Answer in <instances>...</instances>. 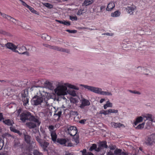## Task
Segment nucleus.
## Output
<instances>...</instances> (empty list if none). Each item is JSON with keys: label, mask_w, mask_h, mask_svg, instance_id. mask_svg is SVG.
Instances as JSON below:
<instances>
[{"label": "nucleus", "mask_w": 155, "mask_h": 155, "mask_svg": "<svg viewBox=\"0 0 155 155\" xmlns=\"http://www.w3.org/2000/svg\"><path fill=\"white\" fill-rule=\"evenodd\" d=\"M70 19L72 21L77 20L78 19V18L76 16L74 17L70 16Z\"/></svg>", "instance_id": "09e8293b"}, {"label": "nucleus", "mask_w": 155, "mask_h": 155, "mask_svg": "<svg viewBox=\"0 0 155 155\" xmlns=\"http://www.w3.org/2000/svg\"><path fill=\"white\" fill-rule=\"evenodd\" d=\"M6 34V32L5 31L3 30L2 29H0V34L5 35Z\"/></svg>", "instance_id": "864d4df0"}, {"label": "nucleus", "mask_w": 155, "mask_h": 155, "mask_svg": "<svg viewBox=\"0 0 155 155\" xmlns=\"http://www.w3.org/2000/svg\"><path fill=\"white\" fill-rule=\"evenodd\" d=\"M63 24L66 25H71L70 22L69 21H65L64 20L63 21Z\"/></svg>", "instance_id": "a18cd8bd"}, {"label": "nucleus", "mask_w": 155, "mask_h": 155, "mask_svg": "<svg viewBox=\"0 0 155 155\" xmlns=\"http://www.w3.org/2000/svg\"><path fill=\"white\" fill-rule=\"evenodd\" d=\"M144 122H143L141 124H139L136 127V128L137 129H141L144 127Z\"/></svg>", "instance_id": "473e14b6"}, {"label": "nucleus", "mask_w": 155, "mask_h": 155, "mask_svg": "<svg viewBox=\"0 0 155 155\" xmlns=\"http://www.w3.org/2000/svg\"><path fill=\"white\" fill-rule=\"evenodd\" d=\"M41 38L46 41H49L51 38V37L46 34H44L41 36Z\"/></svg>", "instance_id": "b1692460"}, {"label": "nucleus", "mask_w": 155, "mask_h": 155, "mask_svg": "<svg viewBox=\"0 0 155 155\" xmlns=\"http://www.w3.org/2000/svg\"><path fill=\"white\" fill-rule=\"evenodd\" d=\"M22 93L21 94V95L22 97H28L27 95L28 91L27 90H24L22 91Z\"/></svg>", "instance_id": "2f4dec72"}, {"label": "nucleus", "mask_w": 155, "mask_h": 155, "mask_svg": "<svg viewBox=\"0 0 155 155\" xmlns=\"http://www.w3.org/2000/svg\"><path fill=\"white\" fill-rule=\"evenodd\" d=\"M3 122L8 126H12L14 124V122L12 120L7 119L3 121Z\"/></svg>", "instance_id": "aec40b11"}, {"label": "nucleus", "mask_w": 155, "mask_h": 155, "mask_svg": "<svg viewBox=\"0 0 155 155\" xmlns=\"http://www.w3.org/2000/svg\"><path fill=\"white\" fill-rule=\"evenodd\" d=\"M15 133H17L18 134H20V132L19 130H18L16 129H15L14 131L13 132Z\"/></svg>", "instance_id": "338daca9"}, {"label": "nucleus", "mask_w": 155, "mask_h": 155, "mask_svg": "<svg viewBox=\"0 0 155 155\" xmlns=\"http://www.w3.org/2000/svg\"><path fill=\"white\" fill-rule=\"evenodd\" d=\"M81 152L82 153V155H87L88 153V152H86V149H84L82 151H81Z\"/></svg>", "instance_id": "603ef678"}, {"label": "nucleus", "mask_w": 155, "mask_h": 155, "mask_svg": "<svg viewBox=\"0 0 155 155\" xmlns=\"http://www.w3.org/2000/svg\"><path fill=\"white\" fill-rule=\"evenodd\" d=\"M43 45L47 48H49L50 49H54V50H57L59 51H61L63 52H65L67 53H69L70 51L68 49H65L62 48L57 46H51L48 44H43Z\"/></svg>", "instance_id": "39448f33"}, {"label": "nucleus", "mask_w": 155, "mask_h": 155, "mask_svg": "<svg viewBox=\"0 0 155 155\" xmlns=\"http://www.w3.org/2000/svg\"><path fill=\"white\" fill-rule=\"evenodd\" d=\"M19 1L21 2L23 5L26 7L27 8V6H28V5H27L25 2L22 0H19Z\"/></svg>", "instance_id": "4d7b16f0"}, {"label": "nucleus", "mask_w": 155, "mask_h": 155, "mask_svg": "<svg viewBox=\"0 0 155 155\" xmlns=\"http://www.w3.org/2000/svg\"><path fill=\"white\" fill-rule=\"evenodd\" d=\"M5 46L7 48L11 50L13 52H17L16 50L18 48L17 46L12 43L8 42L5 44Z\"/></svg>", "instance_id": "6e6552de"}, {"label": "nucleus", "mask_w": 155, "mask_h": 155, "mask_svg": "<svg viewBox=\"0 0 155 155\" xmlns=\"http://www.w3.org/2000/svg\"><path fill=\"white\" fill-rule=\"evenodd\" d=\"M4 145V141L2 140H0V150L2 149Z\"/></svg>", "instance_id": "49530a36"}, {"label": "nucleus", "mask_w": 155, "mask_h": 155, "mask_svg": "<svg viewBox=\"0 0 155 155\" xmlns=\"http://www.w3.org/2000/svg\"><path fill=\"white\" fill-rule=\"evenodd\" d=\"M108 113H116L118 112V110H117L110 109L108 110Z\"/></svg>", "instance_id": "58836bf2"}, {"label": "nucleus", "mask_w": 155, "mask_h": 155, "mask_svg": "<svg viewBox=\"0 0 155 155\" xmlns=\"http://www.w3.org/2000/svg\"><path fill=\"white\" fill-rule=\"evenodd\" d=\"M71 114L72 115L76 116L78 115V112L76 111H72Z\"/></svg>", "instance_id": "8fccbe9b"}, {"label": "nucleus", "mask_w": 155, "mask_h": 155, "mask_svg": "<svg viewBox=\"0 0 155 155\" xmlns=\"http://www.w3.org/2000/svg\"><path fill=\"white\" fill-rule=\"evenodd\" d=\"M43 139H44V140H45L46 141L48 140V139H49V137L46 134V133L45 131H44L43 132Z\"/></svg>", "instance_id": "c9c22d12"}, {"label": "nucleus", "mask_w": 155, "mask_h": 155, "mask_svg": "<svg viewBox=\"0 0 155 155\" xmlns=\"http://www.w3.org/2000/svg\"><path fill=\"white\" fill-rule=\"evenodd\" d=\"M33 153L34 155H43L42 153L39 152L36 150H35Z\"/></svg>", "instance_id": "ea45409f"}, {"label": "nucleus", "mask_w": 155, "mask_h": 155, "mask_svg": "<svg viewBox=\"0 0 155 155\" xmlns=\"http://www.w3.org/2000/svg\"><path fill=\"white\" fill-rule=\"evenodd\" d=\"M20 120L22 122H25L27 120L32 121L38 123V124H41L39 119L37 116L32 115L31 113L28 111H25L21 113L20 115Z\"/></svg>", "instance_id": "f03ea898"}, {"label": "nucleus", "mask_w": 155, "mask_h": 155, "mask_svg": "<svg viewBox=\"0 0 155 155\" xmlns=\"http://www.w3.org/2000/svg\"><path fill=\"white\" fill-rule=\"evenodd\" d=\"M30 121L29 122H27L26 123V125L30 129H33L37 127V125H39L40 124H38V123L32 121Z\"/></svg>", "instance_id": "9d476101"}, {"label": "nucleus", "mask_w": 155, "mask_h": 155, "mask_svg": "<svg viewBox=\"0 0 155 155\" xmlns=\"http://www.w3.org/2000/svg\"><path fill=\"white\" fill-rule=\"evenodd\" d=\"M104 114L105 115H106L107 114H108L109 113H108V110H104Z\"/></svg>", "instance_id": "052dcab7"}, {"label": "nucleus", "mask_w": 155, "mask_h": 155, "mask_svg": "<svg viewBox=\"0 0 155 155\" xmlns=\"http://www.w3.org/2000/svg\"><path fill=\"white\" fill-rule=\"evenodd\" d=\"M44 5L49 8H53V6L51 4L48 3H44L43 4Z\"/></svg>", "instance_id": "72a5a7b5"}, {"label": "nucleus", "mask_w": 155, "mask_h": 155, "mask_svg": "<svg viewBox=\"0 0 155 155\" xmlns=\"http://www.w3.org/2000/svg\"><path fill=\"white\" fill-rule=\"evenodd\" d=\"M80 85L88 90L97 94L104 95H112V94L110 92L103 91H102V89L100 88L82 84H81Z\"/></svg>", "instance_id": "7ed1b4c3"}, {"label": "nucleus", "mask_w": 155, "mask_h": 155, "mask_svg": "<svg viewBox=\"0 0 155 155\" xmlns=\"http://www.w3.org/2000/svg\"><path fill=\"white\" fill-rule=\"evenodd\" d=\"M121 151V150L117 149L114 150V153L115 155H126L125 153Z\"/></svg>", "instance_id": "a211bd4d"}, {"label": "nucleus", "mask_w": 155, "mask_h": 155, "mask_svg": "<svg viewBox=\"0 0 155 155\" xmlns=\"http://www.w3.org/2000/svg\"><path fill=\"white\" fill-rule=\"evenodd\" d=\"M97 148V145L96 144H93L92 146L90 147L89 150L92 151L94 150H95Z\"/></svg>", "instance_id": "e433bc0d"}, {"label": "nucleus", "mask_w": 155, "mask_h": 155, "mask_svg": "<svg viewBox=\"0 0 155 155\" xmlns=\"http://www.w3.org/2000/svg\"><path fill=\"white\" fill-rule=\"evenodd\" d=\"M68 92H67V93H68L70 95L74 97L76 95L75 91L73 90L67 91Z\"/></svg>", "instance_id": "7c9ffc66"}, {"label": "nucleus", "mask_w": 155, "mask_h": 155, "mask_svg": "<svg viewBox=\"0 0 155 155\" xmlns=\"http://www.w3.org/2000/svg\"><path fill=\"white\" fill-rule=\"evenodd\" d=\"M93 2V0H85L83 4L84 5L87 6L91 4Z\"/></svg>", "instance_id": "c85d7f7f"}, {"label": "nucleus", "mask_w": 155, "mask_h": 155, "mask_svg": "<svg viewBox=\"0 0 155 155\" xmlns=\"http://www.w3.org/2000/svg\"><path fill=\"white\" fill-rule=\"evenodd\" d=\"M67 87L71 88L77 90H79V88L75 86L68 83L64 84V85H59L57 86L54 90L55 94L58 96L64 95L67 94Z\"/></svg>", "instance_id": "f257e3e1"}, {"label": "nucleus", "mask_w": 155, "mask_h": 155, "mask_svg": "<svg viewBox=\"0 0 155 155\" xmlns=\"http://www.w3.org/2000/svg\"><path fill=\"white\" fill-rule=\"evenodd\" d=\"M120 14V12L118 11H117L111 14V16L113 17H116L119 16Z\"/></svg>", "instance_id": "c756f323"}, {"label": "nucleus", "mask_w": 155, "mask_h": 155, "mask_svg": "<svg viewBox=\"0 0 155 155\" xmlns=\"http://www.w3.org/2000/svg\"><path fill=\"white\" fill-rule=\"evenodd\" d=\"M86 120H81L79 121V122L81 124H84V122Z\"/></svg>", "instance_id": "680f3d73"}, {"label": "nucleus", "mask_w": 155, "mask_h": 155, "mask_svg": "<svg viewBox=\"0 0 155 155\" xmlns=\"http://www.w3.org/2000/svg\"><path fill=\"white\" fill-rule=\"evenodd\" d=\"M57 142L58 143L61 145H64L65 146V144L67 143V140L64 139L58 138L57 139Z\"/></svg>", "instance_id": "5701e85b"}, {"label": "nucleus", "mask_w": 155, "mask_h": 155, "mask_svg": "<svg viewBox=\"0 0 155 155\" xmlns=\"http://www.w3.org/2000/svg\"><path fill=\"white\" fill-rule=\"evenodd\" d=\"M61 113L62 112L61 111H58L57 113L55 114V115H56L59 117L61 114Z\"/></svg>", "instance_id": "bf43d9fd"}, {"label": "nucleus", "mask_w": 155, "mask_h": 155, "mask_svg": "<svg viewBox=\"0 0 155 155\" xmlns=\"http://www.w3.org/2000/svg\"><path fill=\"white\" fill-rule=\"evenodd\" d=\"M111 124L112 127L115 128H120V127L124 128L125 127L124 124L119 122L115 123L114 122H112L111 123Z\"/></svg>", "instance_id": "4468645a"}, {"label": "nucleus", "mask_w": 155, "mask_h": 155, "mask_svg": "<svg viewBox=\"0 0 155 155\" xmlns=\"http://www.w3.org/2000/svg\"><path fill=\"white\" fill-rule=\"evenodd\" d=\"M139 69L140 70H141L142 71H140V73L142 74L147 75H148V74L147 73H148L149 71L148 69L144 67H139Z\"/></svg>", "instance_id": "412c9836"}, {"label": "nucleus", "mask_w": 155, "mask_h": 155, "mask_svg": "<svg viewBox=\"0 0 155 155\" xmlns=\"http://www.w3.org/2000/svg\"><path fill=\"white\" fill-rule=\"evenodd\" d=\"M0 14L1 16L4 18L8 20H11V19L15 20V18L11 16L7 15L5 13H2L0 12Z\"/></svg>", "instance_id": "f3484780"}, {"label": "nucleus", "mask_w": 155, "mask_h": 155, "mask_svg": "<svg viewBox=\"0 0 155 155\" xmlns=\"http://www.w3.org/2000/svg\"><path fill=\"white\" fill-rule=\"evenodd\" d=\"M81 102V103L80 106V107L81 109L84 108L85 106H88L90 105V102L89 101L84 98H82Z\"/></svg>", "instance_id": "1a4fd4ad"}, {"label": "nucleus", "mask_w": 155, "mask_h": 155, "mask_svg": "<svg viewBox=\"0 0 155 155\" xmlns=\"http://www.w3.org/2000/svg\"><path fill=\"white\" fill-rule=\"evenodd\" d=\"M48 129L50 133H51L52 131H55L53 130L54 129V127L53 125L49 126L48 127Z\"/></svg>", "instance_id": "c03bdc74"}, {"label": "nucleus", "mask_w": 155, "mask_h": 155, "mask_svg": "<svg viewBox=\"0 0 155 155\" xmlns=\"http://www.w3.org/2000/svg\"><path fill=\"white\" fill-rule=\"evenodd\" d=\"M145 143L147 145H150L152 143L150 139H149L147 141L145 142Z\"/></svg>", "instance_id": "3c124183"}, {"label": "nucleus", "mask_w": 155, "mask_h": 155, "mask_svg": "<svg viewBox=\"0 0 155 155\" xmlns=\"http://www.w3.org/2000/svg\"><path fill=\"white\" fill-rule=\"evenodd\" d=\"M143 118L145 121L147 120H149L150 121H152V115L150 114H147L146 116H143Z\"/></svg>", "instance_id": "bb28decb"}, {"label": "nucleus", "mask_w": 155, "mask_h": 155, "mask_svg": "<svg viewBox=\"0 0 155 155\" xmlns=\"http://www.w3.org/2000/svg\"><path fill=\"white\" fill-rule=\"evenodd\" d=\"M84 10L83 9H79L77 13V15H82L83 13H85V12H84Z\"/></svg>", "instance_id": "f704fd0d"}, {"label": "nucleus", "mask_w": 155, "mask_h": 155, "mask_svg": "<svg viewBox=\"0 0 155 155\" xmlns=\"http://www.w3.org/2000/svg\"><path fill=\"white\" fill-rule=\"evenodd\" d=\"M99 147L101 148L104 147L106 148H107V142L106 141H103L100 143L99 145Z\"/></svg>", "instance_id": "cd10ccee"}, {"label": "nucleus", "mask_w": 155, "mask_h": 155, "mask_svg": "<svg viewBox=\"0 0 155 155\" xmlns=\"http://www.w3.org/2000/svg\"><path fill=\"white\" fill-rule=\"evenodd\" d=\"M10 129L13 132H14L15 129L14 127H10Z\"/></svg>", "instance_id": "774afa93"}, {"label": "nucleus", "mask_w": 155, "mask_h": 155, "mask_svg": "<svg viewBox=\"0 0 155 155\" xmlns=\"http://www.w3.org/2000/svg\"><path fill=\"white\" fill-rule=\"evenodd\" d=\"M143 120H144L143 117H142L141 116H140L137 117L136 118V120L134 123V125H137L138 123L142 122Z\"/></svg>", "instance_id": "a878e982"}, {"label": "nucleus", "mask_w": 155, "mask_h": 155, "mask_svg": "<svg viewBox=\"0 0 155 155\" xmlns=\"http://www.w3.org/2000/svg\"><path fill=\"white\" fill-rule=\"evenodd\" d=\"M105 6L104 5H102L100 7V12H103V11L105 9Z\"/></svg>", "instance_id": "6e6d98bb"}, {"label": "nucleus", "mask_w": 155, "mask_h": 155, "mask_svg": "<svg viewBox=\"0 0 155 155\" xmlns=\"http://www.w3.org/2000/svg\"><path fill=\"white\" fill-rule=\"evenodd\" d=\"M23 135L25 142L28 144H30L31 141V137L28 135L26 132V133H24Z\"/></svg>", "instance_id": "2eb2a0df"}, {"label": "nucleus", "mask_w": 155, "mask_h": 155, "mask_svg": "<svg viewBox=\"0 0 155 155\" xmlns=\"http://www.w3.org/2000/svg\"><path fill=\"white\" fill-rule=\"evenodd\" d=\"M2 119H4L2 114L1 113H0V121H1Z\"/></svg>", "instance_id": "e2e57ef3"}, {"label": "nucleus", "mask_w": 155, "mask_h": 155, "mask_svg": "<svg viewBox=\"0 0 155 155\" xmlns=\"http://www.w3.org/2000/svg\"><path fill=\"white\" fill-rule=\"evenodd\" d=\"M74 141L76 143V145H77L78 143H79V137L77 136L76 137H74Z\"/></svg>", "instance_id": "79ce46f5"}, {"label": "nucleus", "mask_w": 155, "mask_h": 155, "mask_svg": "<svg viewBox=\"0 0 155 155\" xmlns=\"http://www.w3.org/2000/svg\"><path fill=\"white\" fill-rule=\"evenodd\" d=\"M130 92L134 94H141L138 91H136L135 90L132 91L131 90H128Z\"/></svg>", "instance_id": "a19ab883"}, {"label": "nucleus", "mask_w": 155, "mask_h": 155, "mask_svg": "<svg viewBox=\"0 0 155 155\" xmlns=\"http://www.w3.org/2000/svg\"><path fill=\"white\" fill-rule=\"evenodd\" d=\"M136 8V7L135 6L134 7L128 6L126 8V10L129 14L132 15Z\"/></svg>", "instance_id": "dca6fc26"}, {"label": "nucleus", "mask_w": 155, "mask_h": 155, "mask_svg": "<svg viewBox=\"0 0 155 155\" xmlns=\"http://www.w3.org/2000/svg\"><path fill=\"white\" fill-rule=\"evenodd\" d=\"M26 47L22 46L18 48V51L17 50V52L16 53H18L19 54H26L27 55H29V53L26 51Z\"/></svg>", "instance_id": "f8f14e48"}, {"label": "nucleus", "mask_w": 155, "mask_h": 155, "mask_svg": "<svg viewBox=\"0 0 155 155\" xmlns=\"http://www.w3.org/2000/svg\"><path fill=\"white\" fill-rule=\"evenodd\" d=\"M33 134L36 140L39 144L42 141L43 139L41 138V135L39 130H36L35 131H34L33 130L32 134L33 135Z\"/></svg>", "instance_id": "0eeeda50"}, {"label": "nucleus", "mask_w": 155, "mask_h": 155, "mask_svg": "<svg viewBox=\"0 0 155 155\" xmlns=\"http://www.w3.org/2000/svg\"><path fill=\"white\" fill-rule=\"evenodd\" d=\"M47 99H48L46 100L47 101L51 99L53 100L54 101L58 100V97H56L55 94L54 93L49 94L47 97Z\"/></svg>", "instance_id": "ddd939ff"}, {"label": "nucleus", "mask_w": 155, "mask_h": 155, "mask_svg": "<svg viewBox=\"0 0 155 155\" xmlns=\"http://www.w3.org/2000/svg\"><path fill=\"white\" fill-rule=\"evenodd\" d=\"M65 155H74V153L73 152H70L69 151H66L65 152Z\"/></svg>", "instance_id": "5fc2aeb1"}, {"label": "nucleus", "mask_w": 155, "mask_h": 155, "mask_svg": "<svg viewBox=\"0 0 155 155\" xmlns=\"http://www.w3.org/2000/svg\"><path fill=\"white\" fill-rule=\"evenodd\" d=\"M22 101L23 102V104L24 106H25L27 105L28 103L29 99L28 97H22Z\"/></svg>", "instance_id": "393cba45"}, {"label": "nucleus", "mask_w": 155, "mask_h": 155, "mask_svg": "<svg viewBox=\"0 0 155 155\" xmlns=\"http://www.w3.org/2000/svg\"><path fill=\"white\" fill-rule=\"evenodd\" d=\"M106 104H107V106L108 107H111L112 106V103L110 102L109 101H108L107 102V103Z\"/></svg>", "instance_id": "13d9d810"}, {"label": "nucleus", "mask_w": 155, "mask_h": 155, "mask_svg": "<svg viewBox=\"0 0 155 155\" xmlns=\"http://www.w3.org/2000/svg\"><path fill=\"white\" fill-rule=\"evenodd\" d=\"M65 131L72 136L75 135L78 132L77 128L74 126L68 127Z\"/></svg>", "instance_id": "423d86ee"}, {"label": "nucleus", "mask_w": 155, "mask_h": 155, "mask_svg": "<svg viewBox=\"0 0 155 155\" xmlns=\"http://www.w3.org/2000/svg\"><path fill=\"white\" fill-rule=\"evenodd\" d=\"M102 148L101 147H100L99 146V147H98L97 148H96V149L95 150L97 151V152H99L100 151L101 149Z\"/></svg>", "instance_id": "0e129e2a"}, {"label": "nucleus", "mask_w": 155, "mask_h": 155, "mask_svg": "<svg viewBox=\"0 0 155 155\" xmlns=\"http://www.w3.org/2000/svg\"><path fill=\"white\" fill-rule=\"evenodd\" d=\"M66 31L70 33H75L77 32V31L76 30H70L67 29L66 30Z\"/></svg>", "instance_id": "37998d69"}, {"label": "nucleus", "mask_w": 155, "mask_h": 155, "mask_svg": "<svg viewBox=\"0 0 155 155\" xmlns=\"http://www.w3.org/2000/svg\"><path fill=\"white\" fill-rule=\"evenodd\" d=\"M27 8H28L32 13H36L37 11L35 10L32 7L28 5V6H27Z\"/></svg>", "instance_id": "4c0bfd02"}, {"label": "nucleus", "mask_w": 155, "mask_h": 155, "mask_svg": "<svg viewBox=\"0 0 155 155\" xmlns=\"http://www.w3.org/2000/svg\"><path fill=\"white\" fill-rule=\"evenodd\" d=\"M40 146L43 148L44 151H48L46 148L48 147L49 143L45 140L44 139L39 143Z\"/></svg>", "instance_id": "9b49d317"}, {"label": "nucleus", "mask_w": 155, "mask_h": 155, "mask_svg": "<svg viewBox=\"0 0 155 155\" xmlns=\"http://www.w3.org/2000/svg\"><path fill=\"white\" fill-rule=\"evenodd\" d=\"M115 7V5L113 2H111L108 4L106 10L107 11H110L112 10Z\"/></svg>", "instance_id": "6ab92c4d"}, {"label": "nucleus", "mask_w": 155, "mask_h": 155, "mask_svg": "<svg viewBox=\"0 0 155 155\" xmlns=\"http://www.w3.org/2000/svg\"><path fill=\"white\" fill-rule=\"evenodd\" d=\"M15 20H13V19H11L10 21H11L12 22L15 24H16V23L15 22V21H17V20H16V19L15 18Z\"/></svg>", "instance_id": "69168bd1"}, {"label": "nucleus", "mask_w": 155, "mask_h": 155, "mask_svg": "<svg viewBox=\"0 0 155 155\" xmlns=\"http://www.w3.org/2000/svg\"><path fill=\"white\" fill-rule=\"evenodd\" d=\"M65 146L67 147H72L74 146V145L71 143L69 142L67 143V142L66 144H65Z\"/></svg>", "instance_id": "de8ad7c7"}, {"label": "nucleus", "mask_w": 155, "mask_h": 155, "mask_svg": "<svg viewBox=\"0 0 155 155\" xmlns=\"http://www.w3.org/2000/svg\"><path fill=\"white\" fill-rule=\"evenodd\" d=\"M51 135L52 141L54 142L55 141L57 138V135L55 131L51 132Z\"/></svg>", "instance_id": "4be33fe9"}, {"label": "nucleus", "mask_w": 155, "mask_h": 155, "mask_svg": "<svg viewBox=\"0 0 155 155\" xmlns=\"http://www.w3.org/2000/svg\"><path fill=\"white\" fill-rule=\"evenodd\" d=\"M42 103H44V107H48L50 106L48 101L45 100L44 101L43 98L42 97L37 95H36L33 97L31 100V103L34 105L37 106L41 104Z\"/></svg>", "instance_id": "20e7f679"}]
</instances>
